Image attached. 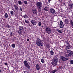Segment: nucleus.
Masks as SVG:
<instances>
[{
  "mask_svg": "<svg viewBox=\"0 0 73 73\" xmlns=\"http://www.w3.org/2000/svg\"><path fill=\"white\" fill-rule=\"evenodd\" d=\"M36 42L38 46H42L44 45L43 42L39 38H37V40L36 41Z\"/></svg>",
  "mask_w": 73,
  "mask_h": 73,
  "instance_id": "obj_1",
  "label": "nucleus"
},
{
  "mask_svg": "<svg viewBox=\"0 0 73 73\" xmlns=\"http://www.w3.org/2000/svg\"><path fill=\"white\" fill-rule=\"evenodd\" d=\"M37 7L38 8V11L40 12L41 11L42 8V3L40 2H37L36 4Z\"/></svg>",
  "mask_w": 73,
  "mask_h": 73,
  "instance_id": "obj_2",
  "label": "nucleus"
},
{
  "mask_svg": "<svg viewBox=\"0 0 73 73\" xmlns=\"http://www.w3.org/2000/svg\"><path fill=\"white\" fill-rule=\"evenodd\" d=\"M24 65L28 69H30L31 67L28 64V62L26 60L24 61L23 62Z\"/></svg>",
  "mask_w": 73,
  "mask_h": 73,
  "instance_id": "obj_3",
  "label": "nucleus"
},
{
  "mask_svg": "<svg viewBox=\"0 0 73 73\" xmlns=\"http://www.w3.org/2000/svg\"><path fill=\"white\" fill-rule=\"evenodd\" d=\"M45 32L46 33L49 35L51 33V29L48 27H47L46 28Z\"/></svg>",
  "mask_w": 73,
  "mask_h": 73,
  "instance_id": "obj_4",
  "label": "nucleus"
},
{
  "mask_svg": "<svg viewBox=\"0 0 73 73\" xmlns=\"http://www.w3.org/2000/svg\"><path fill=\"white\" fill-rule=\"evenodd\" d=\"M60 58L61 60H62V61H66L68 60L69 58H65L63 56H61L60 57Z\"/></svg>",
  "mask_w": 73,
  "mask_h": 73,
  "instance_id": "obj_5",
  "label": "nucleus"
},
{
  "mask_svg": "<svg viewBox=\"0 0 73 73\" xmlns=\"http://www.w3.org/2000/svg\"><path fill=\"white\" fill-rule=\"evenodd\" d=\"M59 25V27L60 28H63L64 27V23L62 21H60V24Z\"/></svg>",
  "mask_w": 73,
  "mask_h": 73,
  "instance_id": "obj_6",
  "label": "nucleus"
},
{
  "mask_svg": "<svg viewBox=\"0 0 73 73\" xmlns=\"http://www.w3.org/2000/svg\"><path fill=\"white\" fill-rule=\"evenodd\" d=\"M50 13L52 14H54V13H55V10L53 8L51 9L50 10Z\"/></svg>",
  "mask_w": 73,
  "mask_h": 73,
  "instance_id": "obj_7",
  "label": "nucleus"
},
{
  "mask_svg": "<svg viewBox=\"0 0 73 73\" xmlns=\"http://www.w3.org/2000/svg\"><path fill=\"white\" fill-rule=\"evenodd\" d=\"M52 65H53L54 66H56L57 64V63L54 61H53L52 62Z\"/></svg>",
  "mask_w": 73,
  "mask_h": 73,
  "instance_id": "obj_8",
  "label": "nucleus"
},
{
  "mask_svg": "<svg viewBox=\"0 0 73 73\" xmlns=\"http://www.w3.org/2000/svg\"><path fill=\"white\" fill-rule=\"evenodd\" d=\"M31 23L33 25H36V21L34 20H32L31 21Z\"/></svg>",
  "mask_w": 73,
  "mask_h": 73,
  "instance_id": "obj_9",
  "label": "nucleus"
},
{
  "mask_svg": "<svg viewBox=\"0 0 73 73\" xmlns=\"http://www.w3.org/2000/svg\"><path fill=\"white\" fill-rule=\"evenodd\" d=\"M36 70H40V66L38 65V64L36 65Z\"/></svg>",
  "mask_w": 73,
  "mask_h": 73,
  "instance_id": "obj_10",
  "label": "nucleus"
},
{
  "mask_svg": "<svg viewBox=\"0 0 73 73\" xmlns=\"http://www.w3.org/2000/svg\"><path fill=\"white\" fill-rule=\"evenodd\" d=\"M33 12L34 14H37V10L35 9H32Z\"/></svg>",
  "mask_w": 73,
  "mask_h": 73,
  "instance_id": "obj_11",
  "label": "nucleus"
},
{
  "mask_svg": "<svg viewBox=\"0 0 73 73\" xmlns=\"http://www.w3.org/2000/svg\"><path fill=\"white\" fill-rule=\"evenodd\" d=\"M73 54H66V56L67 57H72V56H73Z\"/></svg>",
  "mask_w": 73,
  "mask_h": 73,
  "instance_id": "obj_12",
  "label": "nucleus"
},
{
  "mask_svg": "<svg viewBox=\"0 0 73 73\" xmlns=\"http://www.w3.org/2000/svg\"><path fill=\"white\" fill-rule=\"evenodd\" d=\"M67 53H69V54H73V53L72 51L70 50H68L67 51Z\"/></svg>",
  "mask_w": 73,
  "mask_h": 73,
  "instance_id": "obj_13",
  "label": "nucleus"
},
{
  "mask_svg": "<svg viewBox=\"0 0 73 73\" xmlns=\"http://www.w3.org/2000/svg\"><path fill=\"white\" fill-rule=\"evenodd\" d=\"M14 7L16 11H18L19 9V7H18L17 6H16V5H15L13 6Z\"/></svg>",
  "mask_w": 73,
  "mask_h": 73,
  "instance_id": "obj_14",
  "label": "nucleus"
},
{
  "mask_svg": "<svg viewBox=\"0 0 73 73\" xmlns=\"http://www.w3.org/2000/svg\"><path fill=\"white\" fill-rule=\"evenodd\" d=\"M58 61V58H55L54 59V62H56L57 63Z\"/></svg>",
  "mask_w": 73,
  "mask_h": 73,
  "instance_id": "obj_15",
  "label": "nucleus"
},
{
  "mask_svg": "<svg viewBox=\"0 0 73 73\" xmlns=\"http://www.w3.org/2000/svg\"><path fill=\"white\" fill-rule=\"evenodd\" d=\"M4 16L5 18L7 19V18H8V14H7V13H5Z\"/></svg>",
  "mask_w": 73,
  "mask_h": 73,
  "instance_id": "obj_16",
  "label": "nucleus"
},
{
  "mask_svg": "<svg viewBox=\"0 0 73 73\" xmlns=\"http://www.w3.org/2000/svg\"><path fill=\"white\" fill-rule=\"evenodd\" d=\"M70 46L69 45L66 47V50L68 49H70Z\"/></svg>",
  "mask_w": 73,
  "mask_h": 73,
  "instance_id": "obj_17",
  "label": "nucleus"
},
{
  "mask_svg": "<svg viewBox=\"0 0 73 73\" xmlns=\"http://www.w3.org/2000/svg\"><path fill=\"white\" fill-rule=\"evenodd\" d=\"M19 29L20 31V30H23V29H24V28H23V27L22 26H19Z\"/></svg>",
  "mask_w": 73,
  "mask_h": 73,
  "instance_id": "obj_18",
  "label": "nucleus"
},
{
  "mask_svg": "<svg viewBox=\"0 0 73 73\" xmlns=\"http://www.w3.org/2000/svg\"><path fill=\"white\" fill-rule=\"evenodd\" d=\"M18 33L19 34V35H21L22 34V31L21 30H19L18 31Z\"/></svg>",
  "mask_w": 73,
  "mask_h": 73,
  "instance_id": "obj_19",
  "label": "nucleus"
},
{
  "mask_svg": "<svg viewBox=\"0 0 73 73\" xmlns=\"http://www.w3.org/2000/svg\"><path fill=\"white\" fill-rule=\"evenodd\" d=\"M50 53L51 55H53L54 54V52H53V51L52 50L50 51Z\"/></svg>",
  "mask_w": 73,
  "mask_h": 73,
  "instance_id": "obj_20",
  "label": "nucleus"
},
{
  "mask_svg": "<svg viewBox=\"0 0 73 73\" xmlns=\"http://www.w3.org/2000/svg\"><path fill=\"white\" fill-rule=\"evenodd\" d=\"M57 70L56 69H55L54 70H53L52 71V73H56V72H57Z\"/></svg>",
  "mask_w": 73,
  "mask_h": 73,
  "instance_id": "obj_21",
  "label": "nucleus"
},
{
  "mask_svg": "<svg viewBox=\"0 0 73 73\" xmlns=\"http://www.w3.org/2000/svg\"><path fill=\"white\" fill-rule=\"evenodd\" d=\"M68 20L67 19H65V23H66V24H68Z\"/></svg>",
  "mask_w": 73,
  "mask_h": 73,
  "instance_id": "obj_22",
  "label": "nucleus"
},
{
  "mask_svg": "<svg viewBox=\"0 0 73 73\" xmlns=\"http://www.w3.org/2000/svg\"><path fill=\"white\" fill-rule=\"evenodd\" d=\"M44 10L45 11H48V8L47 7H46L44 8Z\"/></svg>",
  "mask_w": 73,
  "mask_h": 73,
  "instance_id": "obj_23",
  "label": "nucleus"
},
{
  "mask_svg": "<svg viewBox=\"0 0 73 73\" xmlns=\"http://www.w3.org/2000/svg\"><path fill=\"white\" fill-rule=\"evenodd\" d=\"M70 23L71 25L73 26V20H71L70 21Z\"/></svg>",
  "mask_w": 73,
  "mask_h": 73,
  "instance_id": "obj_24",
  "label": "nucleus"
},
{
  "mask_svg": "<svg viewBox=\"0 0 73 73\" xmlns=\"http://www.w3.org/2000/svg\"><path fill=\"white\" fill-rule=\"evenodd\" d=\"M69 6L70 8H73V4L72 3L70 4Z\"/></svg>",
  "mask_w": 73,
  "mask_h": 73,
  "instance_id": "obj_25",
  "label": "nucleus"
},
{
  "mask_svg": "<svg viewBox=\"0 0 73 73\" xmlns=\"http://www.w3.org/2000/svg\"><path fill=\"white\" fill-rule=\"evenodd\" d=\"M14 13V12L13 11H10V14L11 15H13V14Z\"/></svg>",
  "mask_w": 73,
  "mask_h": 73,
  "instance_id": "obj_26",
  "label": "nucleus"
},
{
  "mask_svg": "<svg viewBox=\"0 0 73 73\" xmlns=\"http://www.w3.org/2000/svg\"><path fill=\"white\" fill-rule=\"evenodd\" d=\"M25 21V22L26 23H27V24H28L29 23V21H28V20H26Z\"/></svg>",
  "mask_w": 73,
  "mask_h": 73,
  "instance_id": "obj_27",
  "label": "nucleus"
},
{
  "mask_svg": "<svg viewBox=\"0 0 73 73\" xmlns=\"http://www.w3.org/2000/svg\"><path fill=\"white\" fill-rule=\"evenodd\" d=\"M6 27H7V28H9V27H11V26L8 24H7L6 25Z\"/></svg>",
  "mask_w": 73,
  "mask_h": 73,
  "instance_id": "obj_28",
  "label": "nucleus"
},
{
  "mask_svg": "<svg viewBox=\"0 0 73 73\" xmlns=\"http://www.w3.org/2000/svg\"><path fill=\"white\" fill-rule=\"evenodd\" d=\"M15 44H13L11 45V46L12 48H15Z\"/></svg>",
  "mask_w": 73,
  "mask_h": 73,
  "instance_id": "obj_29",
  "label": "nucleus"
},
{
  "mask_svg": "<svg viewBox=\"0 0 73 73\" xmlns=\"http://www.w3.org/2000/svg\"><path fill=\"white\" fill-rule=\"evenodd\" d=\"M13 36V35L12 34V33L11 32L10 33V35H9V36L10 37H12Z\"/></svg>",
  "mask_w": 73,
  "mask_h": 73,
  "instance_id": "obj_30",
  "label": "nucleus"
},
{
  "mask_svg": "<svg viewBox=\"0 0 73 73\" xmlns=\"http://www.w3.org/2000/svg\"><path fill=\"white\" fill-rule=\"evenodd\" d=\"M18 1V4L19 5H21L22 4V2H21L20 1Z\"/></svg>",
  "mask_w": 73,
  "mask_h": 73,
  "instance_id": "obj_31",
  "label": "nucleus"
},
{
  "mask_svg": "<svg viewBox=\"0 0 73 73\" xmlns=\"http://www.w3.org/2000/svg\"><path fill=\"white\" fill-rule=\"evenodd\" d=\"M38 25L39 26H41V22H39L38 23Z\"/></svg>",
  "mask_w": 73,
  "mask_h": 73,
  "instance_id": "obj_32",
  "label": "nucleus"
},
{
  "mask_svg": "<svg viewBox=\"0 0 73 73\" xmlns=\"http://www.w3.org/2000/svg\"><path fill=\"white\" fill-rule=\"evenodd\" d=\"M45 61L44 60V59H41V62L42 63H44V62Z\"/></svg>",
  "mask_w": 73,
  "mask_h": 73,
  "instance_id": "obj_33",
  "label": "nucleus"
},
{
  "mask_svg": "<svg viewBox=\"0 0 73 73\" xmlns=\"http://www.w3.org/2000/svg\"><path fill=\"white\" fill-rule=\"evenodd\" d=\"M57 31L59 32V33H62V31H61V30H57Z\"/></svg>",
  "mask_w": 73,
  "mask_h": 73,
  "instance_id": "obj_34",
  "label": "nucleus"
},
{
  "mask_svg": "<svg viewBox=\"0 0 73 73\" xmlns=\"http://www.w3.org/2000/svg\"><path fill=\"white\" fill-rule=\"evenodd\" d=\"M46 47L48 48L49 49V44H47L46 45Z\"/></svg>",
  "mask_w": 73,
  "mask_h": 73,
  "instance_id": "obj_35",
  "label": "nucleus"
},
{
  "mask_svg": "<svg viewBox=\"0 0 73 73\" xmlns=\"http://www.w3.org/2000/svg\"><path fill=\"white\" fill-rule=\"evenodd\" d=\"M23 3H25V4H26V5H27V4L28 3L27 2V1H23Z\"/></svg>",
  "mask_w": 73,
  "mask_h": 73,
  "instance_id": "obj_36",
  "label": "nucleus"
},
{
  "mask_svg": "<svg viewBox=\"0 0 73 73\" xmlns=\"http://www.w3.org/2000/svg\"><path fill=\"white\" fill-rule=\"evenodd\" d=\"M70 62L71 64H73V60H71L70 61Z\"/></svg>",
  "mask_w": 73,
  "mask_h": 73,
  "instance_id": "obj_37",
  "label": "nucleus"
},
{
  "mask_svg": "<svg viewBox=\"0 0 73 73\" xmlns=\"http://www.w3.org/2000/svg\"><path fill=\"white\" fill-rule=\"evenodd\" d=\"M23 17H24V18H25V19L26 17H27V15H24Z\"/></svg>",
  "mask_w": 73,
  "mask_h": 73,
  "instance_id": "obj_38",
  "label": "nucleus"
},
{
  "mask_svg": "<svg viewBox=\"0 0 73 73\" xmlns=\"http://www.w3.org/2000/svg\"><path fill=\"white\" fill-rule=\"evenodd\" d=\"M66 44H68V45H70L69 43V42H68L67 41H66Z\"/></svg>",
  "mask_w": 73,
  "mask_h": 73,
  "instance_id": "obj_39",
  "label": "nucleus"
},
{
  "mask_svg": "<svg viewBox=\"0 0 73 73\" xmlns=\"http://www.w3.org/2000/svg\"><path fill=\"white\" fill-rule=\"evenodd\" d=\"M20 10L21 11H23V9H22V8H21V7H20Z\"/></svg>",
  "mask_w": 73,
  "mask_h": 73,
  "instance_id": "obj_40",
  "label": "nucleus"
},
{
  "mask_svg": "<svg viewBox=\"0 0 73 73\" xmlns=\"http://www.w3.org/2000/svg\"><path fill=\"white\" fill-rule=\"evenodd\" d=\"M62 67H59L58 69L59 70H60V69H62Z\"/></svg>",
  "mask_w": 73,
  "mask_h": 73,
  "instance_id": "obj_41",
  "label": "nucleus"
},
{
  "mask_svg": "<svg viewBox=\"0 0 73 73\" xmlns=\"http://www.w3.org/2000/svg\"><path fill=\"white\" fill-rule=\"evenodd\" d=\"M5 65L7 66L8 65V64L7 63H5Z\"/></svg>",
  "mask_w": 73,
  "mask_h": 73,
  "instance_id": "obj_42",
  "label": "nucleus"
},
{
  "mask_svg": "<svg viewBox=\"0 0 73 73\" xmlns=\"http://www.w3.org/2000/svg\"><path fill=\"white\" fill-rule=\"evenodd\" d=\"M27 41H29V39L28 38H27Z\"/></svg>",
  "mask_w": 73,
  "mask_h": 73,
  "instance_id": "obj_43",
  "label": "nucleus"
},
{
  "mask_svg": "<svg viewBox=\"0 0 73 73\" xmlns=\"http://www.w3.org/2000/svg\"><path fill=\"white\" fill-rule=\"evenodd\" d=\"M23 72H24V73H26V71H23Z\"/></svg>",
  "mask_w": 73,
  "mask_h": 73,
  "instance_id": "obj_44",
  "label": "nucleus"
},
{
  "mask_svg": "<svg viewBox=\"0 0 73 73\" xmlns=\"http://www.w3.org/2000/svg\"><path fill=\"white\" fill-rule=\"evenodd\" d=\"M52 0H48V1H51Z\"/></svg>",
  "mask_w": 73,
  "mask_h": 73,
  "instance_id": "obj_45",
  "label": "nucleus"
},
{
  "mask_svg": "<svg viewBox=\"0 0 73 73\" xmlns=\"http://www.w3.org/2000/svg\"><path fill=\"white\" fill-rule=\"evenodd\" d=\"M1 72V70L0 69V72Z\"/></svg>",
  "mask_w": 73,
  "mask_h": 73,
  "instance_id": "obj_46",
  "label": "nucleus"
},
{
  "mask_svg": "<svg viewBox=\"0 0 73 73\" xmlns=\"http://www.w3.org/2000/svg\"><path fill=\"white\" fill-rule=\"evenodd\" d=\"M29 60H31V58H29Z\"/></svg>",
  "mask_w": 73,
  "mask_h": 73,
  "instance_id": "obj_47",
  "label": "nucleus"
},
{
  "mask_svg": "<svg viewBox=\"0 0 73 73\" xmlns=\"http://www.w3.org/2000/svg\"><path fill=\"white\" fill-rule=\"evenodd\" d=\"M42 28H43L44 27V26H42Z\"/></svg>",
  "mask_w": 73,
  "mask_h": 73,
  "instance_id": "obj_48",
  "label": "nucleus"
},
{
  "mask_svg": "<svg viewBox=\"0 0 73 73\" xmlns=\"http://www.w3.org/2000/svg\"><path fill=\"white\" fill-rule=\"evenodd\" d=\"M35 18L34 19H35L36 20V18Z\"/></svg>",
  "mask_w": 73,
  "mask_h": 73,
  "instance_id": "obj_49",
  "label": "nucleus"
},
{
  "mask_svg": "<svg viewBox=\"0 0 73 73\" xmlns=\"http://www.w3.org/2000/svg\"><path fill=\"white\" fill-rule=\"evenodd\" d=\"M48 1V2L49 3H50V1Z\"/></svg>",
  "mask_w": 73,
  "mask_h": 73,
  "instance_id": "obj_50",
  "label": "nucleus"
},
{
  "mask_svg": "<svg viewBox=\"0 0 73 73\" xmlns=\"http://www.w3.org/2000/svg\"><path fill=\"white\" fill-rule=\"evenodd\" d=\"M63 4H65V3H64Z\"/></svg>",
  "mask_w": 73,
  "mask_h": 73,
  "instance_id": "obj_51",
  "label": "nucleus"
},
{
  "mask_svg": "<svg viewBox=\"0 0 73 73\" xmlns=\"http://www.w3.org/2000/svg\"><path fill=\"white\" fill-rule=\"evenodd\" d=\"M24 33H25V32H24Z\"/></svg>",
  "mask_w": 73,
  "mask_h": 73,
  "instance_id": "obj_52",
  "label": "nucleus"
},
{
  "mask_svg": "<svg viewBox=\"0 0 73 73\" xmlns=\"http://www.w3.org/2000/svg\"><path fill=\"white\" fill-rule=\"evenodd\" d=\"M59 0V1H60V0Z\"/></svg>",
  "mask_w": 73,
  "mask_h": 73,
  "instance_id": "obj_53",
  "label": "nucleus"
},
{
  "mask_svg": "<svg viewBox=\"0 0 73 73\" xmlns=\"http://www.w3.org/2000/svg\"><path fill=\"white\" fill-rule=\"evenodd\" d=\"M12 10H13V9H12Z\"/></svg>",
  "mask_w": 73,
  "mask_h": 73,
  "instance_id": "obj_54",
  "label": "nucleus"
}]
</instances>
